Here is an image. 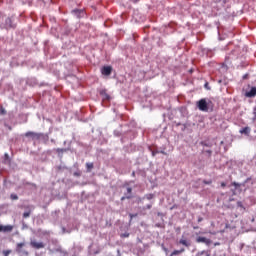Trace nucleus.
<instances>
[{
    "instance_id": "nucleus-1",
    "label": "nucleus",
    "mask_w": 256,
    "mask_h": 256,
    "mask_svg": "<svg viewBox=\"0 0 256 256\" xmlns=\"http://www.w3.org/2000/svg\"><path fill=\"white\" fill-rule=\"evenodd\" d=\"M198 108L203 112H208L209 108L205 99H202L198 102Z\"/></svg>"
},
{
    "instance_id": "nucleus-2",
    "label": "nucleus",
    "mask_w": 256,
    "mask_h": 256,
    "mask_svg": "<svg viewBox=\"0 0 256 256\" xmlns=\"http://www.w3.org/2000/svg\"><path fill=\"white\" fill-rule=\"evenodd\" d=\"M24 246H25V243H18L16 245V252L18 254H21V255H24V256H28L29 253L22 249Z\"/></svg>"
},
{
    "instance_id": "nucleus-3",
    "label": "nucleus",
    "mask_w": 256,
    "mask_h": 256,
    "mask_svg": "<svg viewBox=\"0 0 256 256\" xmlns=\"http://www.w3.org/2000/svg\"><path fill=\"white\" fill-rule=\"evenodd\" d=\"M26 137L32 138V140H40L43 134L41 133H35V132H27L25 134Z\"/></svg>"
},
{
    "instance_id": "nucleus-4",
    "label": "nucleus",
    "mask_w": 256,
    "mask_h": 256,
    "mask_svg": "<svg viewBox=\"0 0 256 256\" xmlns=\"http://www.w3.org/2000/svg\"><path fill=\"white\" fill-rule=\"evenodd\" d=\"M196 242L197 243H205L207 246H210L212 244V240L206 238V237H202V236H199L197 239H196Z\"/></svg>"
},
{
    "instance_id": "nucleus-5",
    "label": "nucleus",
    "mask_w": 256,
    "mask_h": 256,
    "mask_svg": "<svg viewBox=\"0 0 256 256\" xmlns=\"http://www.w3.org/2000/svg\"><path fill=\"white\" fill-rule=\"evenodd\" d=\"M30 245L35 249H42L45 247V244L43 242H36V241H31Z\"/></svg>"
},
{
    "instance_id": "nucleus-6",
    "label": "nucleus",
    "mask_w": 256,
    "mask_h": 256,
    "mask_svg": "<svg viewBox=\"0 0 256 256\" xmlns=\"http://www.w3.org/2000/svg\"><path fill=\"white\" fill-rule=\"evenodd\" d=\"M101 73L105 76H109L112 73V66H104L101 70Z\"/></svg>"
},
{
    "instance_id": "nucleus-7",
    "label": "nucleus",
    "mask_w": 256,
    "mask_h": 256,
    "mask_svg": "<svg viewBox=\"0 0 256 256\" xmlns=\"http://www.w3.org/2000/svg\"><path fill=\"white\" fill-rule=\"evenodd\" d=\"M247 97L253 98L256 96V86H253L249 92L246 94Z\"/></svg>"
},
{
    "instance_id": "nucleus-8",
    "label": "nucleus",
    "mask_w": 256,
    "mask_h": 256,
    "mask_svg": "<svg viewBox=\"0 0 256 256\" xmlns=\"http://www.w3.org/2000/svg\"><path fill=\"white\" fill-rule=\"evenodd\" d=\"M100 95L102 96L104 101H109L110 100V96H109V94H107V90H101Z\"/></svg>"
},
{
    "instance_id": "nucleus-9",
    "label": "nucleus",
    "mask_w": 256,
    "mask_h": 256,
    "mask_svg": "<svg viewBox=\"0 0 256 256\" xmlns=\"http://www.w3.org/2000/svg\"><path fill=\"white\" fill-rule=\"evenodd\" d=\"M183 252H185V249H184V248H182V249H180V250H174V251L171 253L170 256H177V255L182 254Z\"/></svg>"
},
{
    "instance_id": "nucleus-10",
    "label": "nucleus",
    "mask_w": 256,
    "mask_h": 256,
    "mask_svg": "<svg viewBox=\"0 0 256 256\" xmlns=\"http://www.w3.org/2000/svg\"><path fill=\"white\" fill-rule=\"evenodd\" d=\"M13 230V226L11 225H7V226H3V232H11Z\"/></svg>"
},
{
    "instance_id": "nucleus-11",
    "label": "nucleus",
    "mask_w": 256,
    "mask_h": 256,
    "mask_svg": "<svg viewBox=\"0 0 256 256\" xmlns=\"http://www.w3.org/2000/svg\"><path fill=\"white\" fill-rule=\"evenodd\" d=\"M87 172H91V170L94 168L93 163H86Z\"/></svg>"
},
{
    "instance_id": "nucleus-12",
    "label": "nucleus",
    "mask_w": 256,
    "mask_h": 256,
    "mask_svg": "<svg viewBox=\"0 0 256 256\" xmlns=\"http://www.w3.org/2000/svg\"><path fill=\"white\" fill-rule=\"evenodd\" d=\"M179 243L180 244H182V245H184V246H186V247H189L191 244L187 241V240H185V239H181L180 241H179Z\"/></svg>"
},
{
    "instance_id": "nucleus-13",
    "label": "nucleus",
    "mask_w": 256,
    "mask_h": 256,
    "mask_svg": "<svg viewBox=\"0 0 256 256\" xmlns=\"http://www.w3.org/2000/svg\"><path fill=\"white\" fill-rule=\"evenodd\" d=\"M241 134H245V135H248L250 133V128L246 127V128H243L241 131H240Z\"/></svg>"
},
{
    "instance_id": "nucleus-14",
    "label": "nucleus",
    "mask_w": 256,
    "mask_h": 256,
    "mask_svg": "<svg viewBox=\"0 0 256 256\" xmlns=\"http://www.w3.org/2000/svg\"><path fill=\"white\" fill-rule=\"evenodd\" d=\"M145 198H146L147 200H151V199L154 198V195H153V194H147V195L145 196Z\"/></svg>"
},
{
    "instance_id": "nucleus-15",
    "label": "nucleus",
    "mask_w": 256,
    "mask_h": 256,
    "mask_svg": "<svg viewBox=\"0 0 256 256\" xmlns=\"http://www.w3.org/2000/svg\"><path fill=\"white\" fill-rule=\"evenodd\" d=\"M204 254H206V256H210L206 251L199 252L196 256H202Z\"/></svg>"
},
{
    "instance_id": "nucleus-16",
    "label": "nucleus",
    "mask_w": 256,
    "mask_h": 256,
    "mask_svg": "<svg viewBox=\"0 0 256 256\" xmlns=\"http://www.w3.org/2000/svg\"><path fill=\"white\" fill-rule=\"evenodd\" d=\"M232 185H233L236 189H238V188H240V187L242 186L241 184L236 183V182H233Z\"/></svg>"
},
{
    "instance_id": "nucleus-17",
    "label": "nucleus",
    "mask_w": 256,
    "mask_h": 256,
    "mask_svg": "<svg viewBox=\"0 0 256 256\" xmlns=\"http://www.w3.org/2000/svg\"><path fill=\"white\" fill-rule=\"evenodd\" d=\"M11 253V250H4L3 255L8 256Z\"/></svg>"
},
{
    "instance_id": "nucleus-18",
    "label": "nucleus",
    "mask_w": 256,
    "mask_h": 256,
    "mask_svg": "<svg viewBox=\"0 0 256 256\" xmlns=\"http://www.w3.org/2000/svg\"><path fill=\"white\" fill-rule=\"evenodd\" d=\"M56 152H57V153H64V152H66V149H60V148H58V149H56Z\"/></svg>"
},
{
    "instance_id": "nucleus-19",
    "label": "nucleus",
    "mask_w": 256,
    "mask_h": 256,
    "mask_svg": "<svg viewBox=\"0 0 256 256\" xmlns=\"http://www.w3.org/2000/svg\"><path fill=\"white\" fill-rule=\"evenodd\" d=\"M0 114L1 115H5L6 114V111L3 107L0 108Z\"/></svg>"
},
{
    "instance_id": "nucleus-20",
    "label": "nucleus",
    "mask_w": 256,
    "mask_h": 256,
    "mask_svg": "<svg viewBox=\"0 0 256 256\" xmlns=\"http://www.w3.org/2000/svg\"><path fill=\"white\" fill-rule=\"evenodd\" d=\"M10 198H11L12 200H17V199H18V196H17L16 194H12V195L10 196Z\"/></svg>"
},
{
    "instance_id": "nucleus-21",
    "label": "nucleus",
    "mask_w": 256,
    "mask_h": 256,
    "mask_svg": "<svg viewBox=\"0 0 256 256\" xmlns=\"http://www.w3.org/2000/svg\"><path fill=\"white\" fill-rule=\"evenodd\" d=\"M30 216V212H25L24 214H23V217L24 218H28Z\"/></svg>"
},
{
    "instance_id": "nucleus-22",
    "label": "nucleus",
    "mask_w": 256,
    "mask_h": 256,
    "mask_svg": "<svg viewBox=\"0 0 256 256\" xmlns=\"http://www.w3.org/2000/svg\"><path fill=\"white\" fill-rule=\"evenodd\" d=\"M203 183L206 184V185H210V184H212V181L211 180L210 181L204 180Z\"/></svg>"
},
{
    "instance_id": "nucleus-23",
    "label": "nucleus",
    "mask_w": 256,
    "mask_h": 256,
    "mask_svg": "<svg viewBox=\"0 0 256 256\" xmlns=\"http://www.w3.org/2000/svg\"><path fill=\"white\" fill-rule=\"evenodd\" d=\"M237 206L240 207V208H244L243 203L240 202V201L237 203Z\"/></svg>"
},
{
    "instance_id": "nucleus-24",
    "label": "nucleus",
    "mask_w": 256,
    "mask_h": 256,
    "mask_svg": "<svg viewBox=\"0 0 256 256\" xmlns=\"http://www.w3.org/2000/svg\"><path fill=\"white\" fill-rule=\"evenodd\" d=\"M121 237L122 238H127V237H129V234L128 233L122 234Z\"/></svg>"
},
{
    "instance_id": "nucleus-25",
    "label": "nucleus",
    "mask_w": 256,
    "mask_h": 256,
    "mask_svg": "<svg viewBox=\"0 0 256 256\" xmlns=\"http://www.w3.org/2000/svg\"><path fill=\"white\" fill-rule=\"evenodd\" d=\"M130 219H133L134 217H137V214H130Z\"/></svg>"
},
{
    "instance_id": "nucleus-26",
    "label": "nucleus",
    "mask_w": 256,
    "mask_h": 256,
    "mask_svg": "<svg viewBox=\"0 0 256 256\" xmlns=\"http://www.w3.org/2000/svg\"><path fill=\"white\" fill-rule=\"evenodd\" d=\"M81 12V10H79V9H74L73 10V13H80Z\"/></svg>"
},
{
    "instance_id": "nucleus-27",
    "label": "nucleus",
    "mask_w": 256,
    "mask_h": 256,
    "mask_svg": "<svg viewBox=\"0 0 256 256\" xmlns=\"http://www.w3.org/2000/svg\"><path fill=\"white\" fill-rule=\"evenodd\" d=\"M127 192H128V194L131 195V193H132V188H127Z\"/></svg>"
},
{
    "instance_id": "nucleus-28",
    "label": "nucleus",
    "mask_w": 256,
    "mask_h": 256,
    "mask_svg": "<svg viewBox=\"0 0 256 256\" xmlns=\"http://www.w3.org/2000/svg\"><path fill=\"white\" fill-rule=\"evenodd\" d=\"M221 187H222V188H225V187H226V183H225V182H222V183H221Z\"/></svg>"
},
{
    "instance_id": "nucleus-29",
    "label": "nucleus",
    "mask_w": 256,
    "mask_h": 256,
    "mask_svg": "<svg viewBox=\"0 0 256 256\" xmlns=\"http://www.w3.org/2000/svg\"><path fill=\"white\" fill-rule=\"evenodd\" d=\"M74 176L79 177V176H80V173H79V172H75V173H74Z\"/></svg>"
},
{
    "instance_id": "nucleus-30",
    "label": "nucleus",
    "mask_w": 256,
    "mask_h": 256,
    "mask_svg": "<svg viewBox=\"0 0 256 256\" xmlns=\"http://www.w3.org/2000/svg\"><path fill=\"white\" fill-rule=\"evenodd\" d=\"M146 208H147L148 210H150V209L152 208V205L149 204V205L146 206Z\"/></svg>"
},
{
    "instance_id": "nucleus-31",
    "label": "nucleus",
    "mask_w": 256,
    "mask_h": 256,
    "mask_svg": "<svg viewBox=\"0 0 256 256\" xmlns=\"http://www.w3.org/2000/svg\"><path fill=\"white\" fill-rule=\"evenodd\" d=\"M217 2H222V0H217ZM227 0H223V3L226 4Z\"/></svg>"
},
{
    "instance_id": "nucleus-32",
    "label": "nucleus",
    "mask_w": 256,
    "mask_h": 256,
    "mask_svg": "<svg viewBox=\"0 0 256 256\" xmlns=\"http://www.w3.org/2000/svg\"><path fill=\"white\" fill-rule=\"evenodd\" d=\"M3 228H4V226L0 225V232H3Z\"/></svg>"
},
{
    "instance_id": "nucleus-33",
    "label": "nucleus",
    "mask_w": 256,
    "mask_h": 256,
    "mask_svg": "<svg viewBox=\"0 0 256 256\" xmlns=\"http://www.w3.org/2000/svg\"><path fill=\"white\" fill-rule=\"evenodd\" d=\"M202 221H203V218H202V217H199L198 222L200 223V222H202Z\"/></svg>"
},
{
    "instance_id": "nucleus-34",
    "label": "nucleus",
    "mask_w": 256,
    "mask_h": 256,
    "mask_svg": "<svg viewBox=\"0 0 256 256\" xmlns=\"http://www.w3.org/2000/svg\"><path fill=\"white\" fill-rule=\"evenodd\" d=\"M161 153H162L163 155H167V153H166V152H164V151H161Z\"/></svg>"
},
{
    "instance_id": "nucleus-35",
    "label": "nucleus",
    "mask_w": 256,
    "mask_h": 256,
    "mask_svg": "<svg viewBox=\"0 0 256 256\" xmlns=\"http://www.w3.org/2000/svg\"><path fill=\"white\" fill-rule=\"evenodd\" d=\"M156 153L155 152H152V156L155 157Z\"/></svg>"
},
{
    "instance_id": "nucleus-36",
    "label": "nucleus",
    "mask_w": 256,
    "mask_h": 256,
    "mask_svg": "<svg viewBox=\"0 0 256 256\" xmlns=\"http://www.w3.org/2000/svg\"><path fill=\"white\" fill-rule=\"evenodd\" d=\"M134 3H137L139 0H132Z\"/></svg>"
},
{
    "instance_id": "nucleus-37",
    "label": "nucleus",
    "mask_w": 256,
    "mask_h": 256,
    "mask_svg": "<svg viewBox=\"0 0 256 256\" xmlns=\"http://www.w3.org/2000/svg\"><path fill=\"white\" fill-rule=\"evenodd\" d=\"M132 176L135 177V172L132 173Z\"/></svg>"
},
{
    "instance_id": "nucleus-38",
    "label": "nucleus",
    "mask_w": 256,
    "mask_h": 256,
    "mask_svg": "<svg viewBox=\"0 0 256 256\" xmlns=\"http://www.w3.org/2000/svg\"><path fill=\"white\" fill-rule=\"evenodd\" d=\"M126 198H127V199H130V198H131V196H127Z\"/></svg>"
},
{
    "instance_id": "nucleus-39",
    "label": "nucleus",
    "mask_w": 256,
    "mask_h": 256,
    "mask_svg": "<svg viewBox=\"0 0 256 256\" xmlns=\"http://www.w3.org/2000/svg\"><path fill=\"white\" fill-rule=\"evenodd\" d=\"M205 87H206V88L208 87V83H207V84H205Z\"/></svg>"
},
{
    "instance_id": "nucleus-40",
    "label": "nucleus",
    "mask_w": 256,
    "mask_h": 256,
    "mask_svg": "<svg viewBox=\"0 0 256 256\" xmlns=\"http://www.w3.org/2000/svg\"><path fill=\"white\" fill-rule=\"evenodd\" d=\"M8 157V154H5V158H7Z\"/></svg>"
},
{
    "instance_id": "nucleus-41",
    "label": "nucleus",
    "mask_w": 256,
    "mask_h": 256,
    "mask_svg": "<svg viewBox=\"0 0 256 256\" xmlns=\"http://www.w3.org/2000/svg\"><path fill=\"white\" fill-rule=\"evenodd\" d=\"M219 245V243H216L215 246Z\"/></svg>"
},
{
    "instance_id": "nucleus-42",
    "label": "nucleus",
    "mask_w": 256,
    "mask_h": 256,
    "mask_svg": "<svg viewBox=\"0 0 256 256\" xmlns=\"http://www.w3.org/2000/svg\"><path fill=\"white\" fill-rule=\"evenodd\" d=\"M208 153H210V154H211L212 152H211V151H208Z\"/></svg>"
},
{
    "instance_id": "nucleus-43",
    "label": "nucleus",
    "mask_w": 256,
    "mask_h": 256,
    "mask_svg": "<svg viewBox=\"0 0 256 256\" xmlns=\"http://www.w3.org/2000/svg\"><path fill=\"white\" fill-rule=\"evenodd\" d=\"M194 229H198V227H194Z\"/></svg>"
},
{
    "instance_id": "nucleus-44",
    "label": "nucleus",
    "mask_w": 256,
    "mask_h": 256,
    "mask_svg": "<svg viewBox=\"0 0 256 256\" xmlns=\"http://www.w3.org/2000/svg\"><path fill=\"white\" fill-rule=\"evenodd\" d=\"M125 198L123 197L121 200H124Z\"/></svg>"
}]
</instances>
